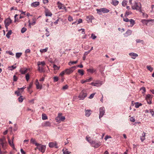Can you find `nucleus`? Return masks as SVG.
Wrapping results in <instances>:
<instances>
[{
    "label": "nucleus",
    "instance_id": "f257e3e1",
    "mask_svg": "<svg viewBox=\"0 0 154 154\" xmlns=\"http://www.w3.org/2000/svg\"><path fill=\"white\" fill-rule=\"evenodd\" d=\"M87 96V92L85 90H83L80 93L78 97L80 100H83Z\"/></svg>",
    "mask_w": 154,
    "mask_h": 154
},
{
    "label": "nucleus",
    "instance_id": "f03ea898",
    "mask_svg": "<svg viewBox=\"0 0 154 154\" xmlns=\"http://www.w3.org/2000/svg\"><path fill=\"white\" fill-rule=\"evenodd\" d=\"M76 68L75 66H72L69 69H67L65 70L66 74H69L72 72Z\"/></svg>",
    "mask_w": 154,
    "mask_h": 154
},
{
    "label": "nucleus",
    "instance_id": "7ed1b4c3",
    "mask_svg": "<svg viewBox=\"0 0 154 154\" xmlns=\"http://www.w3.org/2000/svg\"><path fill=\"white\" fill-rule=\"evenodd\" d=\"M97 13H98L103 12L104 13H107L109 12V10L105 8H101L100 9H97Z\"/></svg>",
    "mask_w": 154,
    "mask_h": 154
},
{
    "label": "nucleus",
    "instance_id": "20e7f679",
    "mask_svg": "<svg viewBox=\"0 0 154 154\" xmlns=\"http://www.w3.org/2000/svg\"><path fill=\"white\" fill-rule=\"evenodd\" d=\"M100 114L99 116V118L100 119L103 117L105 113V109L104 107H101L99 109Z\"/></svg>",
    "mask_w": 154,
    "mask_h": 154
},
{
    "label": "nucleus",
    "instance_id": "39448f33",
    "mask_svg": "<svg viewBox=\"0 0 154 154\" xmlns=\"http://www.w3.org/2000/svg\"><path fill=\"white\" fill-rule=\"evenodd\" d=\"M37 146V148L38 149L39 151H40L42 153L45 152V146L39 144V145Z\"/></svg>",
    "mask_w": 154,
    "mask_h": 154
},
{
    "label": "nucleus",
    "instance_id": "423d86ee",
    "mask_svg": "<svg viewBox=\"0 0 154 154\" xmlns=\"http://www.w3.org/2000/svg\"><path fill=\"white\" fill-rule=\"evenodd\" d=\"M65 119L64 116H61V117H57L55 118V120L57 122H60L61 121H64Z\"/></svg>",
    "mask_w": 154,
    "mask_h": 154
},
{
    "label": "nucleus",
    "instance_id": "0eeeda50",
    "mask_svg": "<svg viewBox=\"0 0 154 154\" xmlns=\"http://www.w3.org/2000/svg\"><path fill=\"white\" fill-rule=\"evenodd\" d=\"M93 142L94 143H92L91 145L92 146L94 147L95 148H98L101 145V143L100 142H96L95 141H93Z\"/></svg>",
    "mask_w": 154,
    "mask_h": 154
},
{
    "label": "nucleus",
    "instance_id": "6e6552de",
    "mask_svg": "<svg viewBox=\"0 0 154 154\" xmlns=\"http://www.w3.org/2000/svg\"><path fill=\"white\" fill-rule=\"evenodd\" d=\"M12 20H11V19L8 18L5 20L4 21V23L5 25H8L9 26L11 23H12Z\"/></svg>",
    "mask_w": 154,
    "mask_h": 154
},
{
    "label": "nucleus",
    "instance_id": "1a4fd4ad",
    "mask_svg": "<svg viewBox=\"0 0 154 154\" xmlns=\"http://www.w3.org/2000/svg\"><path fill=\"white\" fill-rule=\"evenodd\" d=\"M49 146L50 148H53L54 147L56 148H58L57 146V143L56 142H50L49 143Z\"/></svg>",
    "mask_w": 154,
    "mask_h": 154
},
{
    "label": "nucleus",
    "instance_id": "9d476101",
    "mask_svg": "<svg viewBox=\"0 0 154 154\" xmlns=\"http://www.w3.org/2000/svg\"><path fill=\"white\" fill-rule=\"evenodd\" d=\"M57 5H58V8L60 9H66V7L64 6V5L61 2H58L57 3Z\"/></svg>",
    "mask_w": 154,
    "mask_h": 154
},
{
    "label": "nucleus",
    "instance_id": "9b49d317",
    "mask_svg": "<svg viewBox=\"0 0 154 154\" xmlns=\"http://www.w3.org/2000/svg\"><path fill=\"white\" fill-rule=\"evenodd\" d=\"M141 5L140 2L137 3H135V9L136 10H138L140 12H141Z\"/></svg>",
    "mask_w": 154,
    "mask_h": 154
},
{
    "label": "nucleus",
    "instance_id": "f8f14e48",
    "mask_svg": "<svg viewBox=\"0 0 154 154\" xmlns=\"http://www.w3.org/2000/svg\"><path fill=\"white\" fill-rule=\"evenodd\" d=\"M45 16L47 17H51L52 15V14L51 13L48 9H47V8H45Z\"/></svg>",
    "mask_w": 154,
    "mask_h": 154
},
{
    "label": "nucleus",
    "instance_id": "ddd939ff",
    "mask_svg": "<svg viewBox=\"0 0 154 154\" xmlns=\"http://www.w3.org/2000/svg\"><path fill=\"white\" fill-rule=\"evenodd\" d=\"M40 5L39 2H35L32 3L31 4V6L34 8H36Z\"/></svg>",
    "mask_w": 154,
    "mask_h": 154
},
{
    "label": "nucleus",
    "instance_id": "4468645a",
    "mask_svg": "<svg viewBox=\"0 0 154 154\" xmlns=\"http://www.w3.org/2000/svg\"><path fill=\"white\" fill-rule=\"evenodd\" d=\"M85 116L87 117H89L91 113V111L90 109H85Z\"/></svg>",
    "mask_w": 154,
    "mask_h": 154
},
{
    "label": "nucleus",
    "instance_id": "2eb2a0df",
    "mask_svg": "<svg viewBox=\"0 0 154 154\" xmlns=\"http://www.w3.org/2000/svg\"><path fill=\"white\" fill-rule=\"evenodd\" d=\"M94 19V17L93 16H89L86 17V20L88 23L91 22L92 20Z\"/></svg>",
    "mask_w": 154,
    "mask_h": 154
},
{
    "label": "nucleus",
    "instance_id": "dca6fc26",
    "mask_svg": "<svg viewBox=\"0 0 154 154\" xmlns=\"http://www.w3.org/2000/svg\"><path fill=\"white\" fill-rule=\"evenodd\" d=\"M38 70L40 72H45V68L44 66H38Z\"/></svg>",
    "mask_w": 154,
    "mask_h": 154
},
{
    "label": "nucleus",
    "instance_id": "f3484780",
    "mask_svg": "<svg viewBox=\"0 0 154 154\" xmlns=\"http://www.w3.org/2000/svg\"><path fill=\"white\" fill-rule=\"evenodd\" d=\"M28 69L27 68H23L22 69H20V72L22 74H24L27 72Z\"/></svg>",
    "mask_w": 154,
    "mask_h": 154
},
{
    "label": "nucleus",
    "instance_id": "a211bd4d",
    "mask_svg": "<svg viewBox=\"0 0 154 154\" xmlns=\"http://www.w3.org/2000/svg\"><path fill=\"white\" fill-rule=\"evenodd\" d=\"M42 126L44 127H50L51 123L49 121H46L43 124Z\"/></svg>",
    "mask_w": 154,
    "mask_h": 154
},
{
    "label": "nucleus",
    "instance_id": "6ab92c4d",
    "mask_svg": "<svg viewBox=\"0 0 154 154\" xmlns=\"http://www.w3.org/2000/svg\"><path fill=\"white\" fill-rule=\"evenodd\" d=\"M8 140L9 144L14 149H15L14 146L13 141H11L9 137L8 138Z\"/></svg>",
    "mask_w": 154,
    "mask_h": 154
},
{
    "label": "nucleus",
    "instance_id": "aec40b11",
    "mask_svg": "<svg viewBox=\"0 0 154 154\" xmlns=\"http://www.w3.org/2000/svg\"><path fill=\"white\" fill-rule=\"evenodd\" d=\"M140 139L142 142H143L145 139V133L144 132H143L142 134V136L140 137Z\"/></svg>",
    "mask_w": 154,
    "mask_h": 154
},
{
    "label": "nucleus",
    "instance_id": "412c9836",
    "mask_svg": "<svg viewBox=\"0 0 154 154\" xmlns=\"http://www.w3.org/2000/svg\"><path fill=\"white\" fill-rule=\"evenodd\" d=\"M31 143H32L33 144H35L36 146H38L39 145V143H37L35 140L34 139L32 138L30 140Z\"/></svg>",
    "mask_w": 154,
    "mask_h": 154
},
{
    "label": "nucleus",
    "instance_id": "4be33fe9",
    "mask_svg": "<svg viewBox=\"0 0 154 154\" xmlns=\"http://www.w3.org/2000/svg\"><path fill=\"white\" fill-rule=\"evenodd\" d=\"M153 20H152V19H150V20H145V19H143L141 20V22L144 24H147V23L148 22L150 21H152Z\"/></svg>",
    "mask_w": 154,
    "mask_h": 154
},
{
    "label": "nucleus",
    "instance_id": "5701e85b",
    "mask_svg": "<svg viewBox=\"0 0 154 154\" xmlns=\"http://www.w3.org/2000/svg\"><path fill=\"white\" fill-rule=\"evenodd\" d=\"M129 22L130 23L129 26L132 27L134 24V21L132 19H130L129 20Z\"/></svg>",
    "mask_w": 154,
    "mask_h": 154
},
{
    "label": "nucleus",
    "instance_id": "b1692460",
    "mask_svg": "<svg viewBox=\"0 0 154 154\" xmlns=\"http://www.w3.org/2000/svg\"><path fill=\"white\" fill-rule=\"evenodd\" d=\"M92 79V78L91 77V78H89V79H87L86 80H82L81 81V83L82 84H83V83L86 82H89L91 81V80Z\"/></svg>",
    "mask_w": 154,
    "mask_h": 154
},
{
    "label": "nucleus",
    "instance_id": "393cba45",
    "mask_svg": "<svg viewBox=\"0 0 154 154\" xmlns=\"http://www.w3.org/2000/svg\"><path fill=\"white\" fill-rule=\"evenodd\" d=\"M37 64L38 66H40V65H41L42 66H44L45 64V63L44 61L38 62V63Z\"/></svg>",
    "mask_w": 154,
    "mask_h": 154
},
{
    "label": "nucleus",
    "instance_id": "a878e982",
    "mask_svg": "<svg viewBox=\"0 0 154 154\" xmlns=\"http://www.w3.org/2000/svg\"><path fill=\"white\" fill-rule=\"evenodd\" d=\"M112 4L115 6L119 4V2L118 1L116 0H112Z\"/></svg>",
    "mask_w": 154,
    "mask_h": 154
},
{
    "label": "nucleus",
    "instance_id": "bb28decb",
    "mask_svg": "<svg viewBox=\"0 0 154 154\" xmlns=\"http://www.w3.org/2000/svg\"><path fill=\"white\" fill-rule=\"evenodd\" d=\"M87 71L88 72H90L91 73H93L94 72L96 71V70L94 69L93 68L88 69Z\"/></svg>",
    "mask_w": 154,
    "mask_h": 154
},
{
    "label": "nucleus",
    "instance_id": "cd10ccee",
    "mask_svg": "<svg viewBox=\"0 0 154 154\" xmlns=\"http://www.w3.org/2000/svg\"><path fill=\"white\" fill-rule=\"evenodd\" d=\"M90 137H86V139L89 142L91 145H92V143H94V140H92L91 139H90Z\"/></svg>",
    "mask_w": 154,
    "mask_h": 154
},
{
    "label": "nucleus",
    "instance_id": "c85d7f7f",
    "mask_svg": "<svg viewBox=\"0 0 154 154\" xmlns=\"http://www.w3.org/2000/svg\"><path fill=\"white\" fill-rule=\"evenodd\" d=\"M32 83L31 82L30 83L29 86L27 87V90L28 91L30 92V94L32 93L31 91H30V89L32 88Z\"/></svg>",
    "mask_w": 154,
    "mask_h": 154
},
{
    "label": "nucleus",
    "instance_id": "c756f323",
    "mask_svg": "<svg viewBox=\"0 0 154 154\" xmlns=\"http://www.w3.org/2000/svg\"><path fill=\"white\" fill-rule=\"evenodd\" d=\"M12 33V31L11 30H10L7 33L6 36L8 38H10V35H11Z\"/></svg>",
    "mask_w": 154,
    "mask_h": 154
},
{
    "label": "nucleus",
    "instance_id": "7c9ffc66",
    "mask_svg": "<svg viewBox=\"0 0 154 154\" xmlns=\"http://www.w3.org/2000/svg\"><path fill=\"white\" fill-rule=\"evenodd\" d=\"M78 62V61L77 60L75 61H70L69 63L68 64L69 66H71L72 65L76 64Z\"/></svg>",
    "mask_w": 154,
    "mask_h": 154
},
{
    "label": "nucleus",
    "instance_id": "2f4dec72",
    "mask_svg": "<svg viewBox=\"0 0 154 154\" xmlns=\"http://www.w3.org/2000/svg\"><path fill=\"white\" fill-rule=\"evenodd\" d=\"M78 72L82 75H83L84 74V70L82 69H79L78 70Z\"/></svg>",
    "mask_w": 154,
    "mask_h": 154
},
{
    "label": "nucleus",
    "instance_id": "473e14b6",
    "mask_svg": "<svg viewBox=\"0 0 154 154\" xmlns=\"http://www.w3.org/2000/svg\"><path fill=\"white\" fill-rule=\"evenodd\" d=\"M42 118L43 120H45L48 119V117L45 114H42Z\"/></svg>",
    "mask_w": 154,
    "mask_h": 154
},
{
    "label": "nucleus",
    "instance_id": "72a5a7b5",
    "mask_svg": "<svg viewBox=\"0 0 154 154\" xmlns=\"http://www.w3.org/2000/svg\"><path fill=\"white\" fill-rule=\"evenodd\" d=\"M142 105V104L141 103H138V102L135 103V107L136 108H138L140 106H141Z\"/></svg>",
    "mask_w": 154,
    "mask_h": 154
},
{
    "label": "nucleus",
    "instance_id": "f704fd0d",
    "mask_svg": "<svg viewBox=\"0 0 154 154\" xmlns=\"http://www.w3.org/2000/svg\"><path fill=\"white\" fill-rule=\"evenodd\" d=\"M23 96H20L18 98V101L20 103H21L23 102Z\"/></svg>",
    "mask_w": 154,
    "mask_h": 154
},
{
    "label": "nucleus",
    "instance_id": "c9c22d12",
    "mask_svg": "<svg viewBox=\"0 0 154 154\" xmlns=\"http://www.w3.org/2000/svg\"><path fill=\"white\" fill-rule=\"evenodd\" d=\"M48 49V48H46L45 49H41L40 50V52L42 53L45 52Z\"/></svg>",
    "mask_w": 154,
    "mask_h": 154
},
{
    "label": "nucleus",
    "instance_id": "e433bc0d",
    "mask_svg": "<svg viewBox=\"0 0 154 154\" xmlns=\"http://www.w3.org/2000/svg\"><path fill=\"white\" fill-rule=\"evenodd\" d=\"M22 54V53H17L16 54V57L17 58H18L21 56Z\"/></svg>",
    "mask_w": 154,
    "mask_h": 154
},
{
    "label": "nucleus",
    "instance_id": "4c0bfd02",
    "mask_svg": "<svg viewBox=\"0 0 154 154\" xmlns=\"http://www.w3.org/2000/svg\"><path fill=\"white\" fill-rule=\"evenodd\" d=\"M146 68L147 69L150 71V72H152L153 69V68H152V67H151L150 65H147L146 66Z\"/></svg>",
    "mask_w": 154,
    "mask_h": 154
},
{
    "label": "nucleus",
    "instance_id": "58836bf2",
    "mask_svg": "<svg viewBox=\"0 0 154 154\" xmlns=\"http://www.w3.org/2000/svg\"><path fill=\"white\" fill-rule=\"evenodd\" d=\"M132 33V31L131 30H128L126 32L125 34L126 36L130 35Z\"/></svg>",
    "mask_w": 154,
    "mask_h": 154
},
{
    "label": "nucleus",
    "instance_id": "ea45409f",
    "mask_svg": "<svg viewBox=\"0 0 154 154\" xmlns=\"http://www.w3.org/2000/svg\"><path fill=\"white\" fill-rule=\"evenodd\" d=\"M63 154H69L71 153V152L68 151L67 149H66L64 151V149H63Z\"/></svg>",
    "mask_w": 154,
    "mask_h": 154
},
{
    "label": "nucleus",
    "instance_id": "a19ab883",
    "mask_svg": "<svg viewBox=\"0 0 154 154\" xmlns=\"http://www.w3.org/2000/svg\"><path fill=\"white\" fill-rule=\"evenodd\" d=\"M99 67H100V69H99L100 71V72H102L104 71V67L101 65H100Z\"/></svg>",
    "mask_w": 154,
    "mask_h": 154
},
{
    "label": "nucleus",
    "instance_id": "79ce46f5",
    "mask_svg": "<svg viewBox=\"0 0 154 154\" xmlns=\"http://www.w3.org/2000/svg\"><path fill=\"white\" fill-rule=\"evenodd\" d=\"M1 145H2V147L4 149H5L6 148V144L4 143V142L1 143Z\"/></svg>",
    "mask_w": 154,
    "mask_h": 154
},
{
    "label": "nucleus",
    "instance_id": "37998d69",
    "mask_svg": "<svg viewBox=\"0 0 154 154\" xmlns=\"http://www.w3.org/2000/svg\"><path fill=\"white\" fill-rule=\"evenodd\" d=\"M26 79L27 81H28L29 79V73H27L26 75Z\"/></svg>",
    "mask_w": 154,
    "mask_h": 154
},
{
    "label": "nucleus",
    "instance_id": "c03bdc74",
    "mask_svg": "<svg viewBox=\"0 0 154 154\" xmlns=\"http://www.w3.org/2000/svg\"><path fill=\"white\" fill-rule=\"evenodd\" d=\"M20 91L18 90L17 91H16L15 92V94H17V96H19L20 95Z\"/></svg>",
    "mask_w": 154,
    "mask_h": 154
},
{
    "label": "nucleus",
    "instance_id": "a18cd8bd",
    "mask_svg": "<svg viewBox=\"0 0 154 154\" xmlns=\"http://www.w3.org/2000/svg\"><path fill=\"white\" fill-rule=\"evenodd\" d=\"M53 68L55 70H58L60 69V67L57 66L56 65L54 64Z\"/></svg>",
    "mask_w": 154,
    "mask_h": 154
},
{
    "label": "nucleus",
    "instance_id": "49530a36",
    "mask_svg": "<svg viewBox=\"0 0 154 154\" xmlns=\"http://www.w3.org/2000/svg\"><path fill=\"white\" fill-rule=\"evenodd\" d=\"M152 99H146V100H147V103L149 104H151V100Z\"/></svg>",
    "mask_w": 154,
    "mask_h": 154
},
{
    "label": "nucleus",
    "instance_id": "de8ad7c7",
    "mask_svg": "<svg viewBox=\"0 0 154 154\" xmlns=\"http://www.w3.org/2000/svg\"><path fill=\"white\" fill-rule=\"evenodd\" d=\"M6 53L8 54L9 55H11L13 56V55H14V54L11 51H6Z\"/></svg>",
    "mask_w": 154,
    "mask_h": 154
},
{
    "label": "nucleus",
    "instance_id": "09e8293b",
    "mask_svg": "<svg viewBox=\"0 0 154 154\" xmlns=\"http://www.w3.org/2000/svg\"><path fill=\"white\" fill-rule=\"evenodd\" d=\"M129 55L131 56H132V58L135 59V53H131L129 54Z\"/></svg>",
    "mask_w": 154,
    "mask_h": 154
},
{
    "label": "nucleus",
    "instance_id": "8fccbe9b",
    "mask_svg": "<svg viewBox=\"0 0 154 154\" xmlns=\"http://www.w3.org/2000/svg\"><path fill=\"white\" fill-rule=\"evenodd\" d=\"M127 1L125 0H124L122 3V5L123 6L125 7L127 5Z\"/></svg>",
    "mask_w": 154,
    "mask_h": 154
},
{
    "label": "nucleus",
    "instance_id": "3c124183",
    "mask_svg": "<svg viewBox=\"0 0 154 154\" xmlns=\"http://www.w3.org/2000/svg\"><path fill=\"white\" fill-rule=\"evenodd\" d=\"M53 79H54V82H57L59 80L57 76H54L53 78Z\"/></svg>",
    "mask_w": 154,
    "mask_h": 154
},
{
    "label": "nucleus",
    "instance_id": "603ef678",
    "mask_svg": "<svg viewBox=\"0 0 154 154\" xmlns=\"http://www.w3.org/2000/svg\"><path fill=\"white\" fill-rule=\"evenodd\" d=\"M91 38L93 40L97 38V36L95 35L93 33L91 34Z\"/></svg>",
    "mask_w": 154,
    "mask_h": 154
},
{
    "label": "nucleus",
    "instance_id": "864d4df0",
    "mask_svg": "<svg viewBox=\"0 0 154 154\" xmlns=\"http://www.w3.org/2000/svg\"><path fill=\"white\" fill-rule=\"evenodd\" d=\"M39 82H38L37 83L36 85V88L37 89H41L42 88V86L40 85H39Z\"/></svg>",
    "mask_w": 154,
    "mask_h": 154
},
{
    "label": "nucleus",
    "instance_id": "5fc2aeb1",
    "mask_svg": "<svg viewBox=\"0 0 154 154\" xmlns=\"http://www.w3.org/2000/svg\"><path fill=\"white\" fill-rule=\"evenodd\" d=\"M26 30V28L23 27L21 29V32L23 33Z\"/></svg>",
    "mask_w": 154,
    "mask_h": 154
},
{
    "label": "nucleus",
    "instance_id": "6e6d98bb",
    "mask_svg": "<svg viewBox=\"0 0 154 154\" xmlns=\"http://www.w3.org/2000/svg\"><path fill=\"white\" fill-rule=\"evenodd\" d=\"M26 87H25L24 86L22 88H18V89L19 90H20V92H22L23 91V90L24 89L26 88Z\"/></svg>",
    "mask_w": 154,
    "mask_h": 154
},
{
    "label": "nucleus",
    "instance_id": "4d7b16f0",
    "mask_svg": "<svg viewBox=\"0 0 154 154\" xmlns=\"http://www.w3.org/2000/svg\"><path fill=\"white\" fill-rule=\"evenodd\" d=\"M68 20L70 22L72 21L73 20L72 17L71 16H69L68 17Z\"/></svg>",
    "mask_w": 154,
    "mask_h": 154
},
{
    "label": "nucleus",
    "instance_id": "13d9d810",
    "mask_svg": "<svg viewBox=\"0 0 154 154\" xmlns=\"http://www.w3.org/2000/svg\"><path fill=\"white\" fill-rule=\"evenodd\" d=\"M152 95H150V94H148L147 95L146 99H148V98H149L150 99H152Z\"/></svg>",
    "mask_w": 154,
    "mask_h": 154
},
{
    "label": "nucleus",
    "instance_id": "bf43d9fd",
    "mask_svg": "<svg viewBox=\"0 0 154 154\" xmlns=\"http://www.w3.org/2000/svg\"><path fill=\"white\" fill-rule=\"evenodd\" d=\"M18 79V78L15 75H14L13 76V80L14 82H16Z\"/></svg>",
    "mask_w": 154,
    "mask_h": 154
},
{
    "label": "nucleus",
    "instance_id": "052dcab7",
    "mask_svg": "<svg viewBox=\"0 0 154 154\" xmlns=\"http://www.w3.org/2000/svg\"><path fill=\"white\" fill-rule=\"evenodd\" d=\"M68 88V86L66 85H65V86H63V87H62V89H63V90H66V89H67Z\"/></svg>",
    "mask_w": 154,
    "mask_h": 154
},
{
    "label": "nucleus",
    "instance_id": "680f3d73",
    "mask_svg": "<svg viewBox=\"0 0 154 154\" xmlns=\"http://www.w3.org/2000/svg\"><path fill=\"white\" fill-rule=\"evenodd\" d=\"M95 94V93H93V94H91L90 95V96L89 97V98L90 99L94 97Z\"/></svg>",
    "mask_w": 154,
    "mask_h": 154
},
{
    "label": "nucleus",
    "instance_id": "e2e57ef3",
    "mask_svg": "<svg viewBox=\"0 0 154 154\" xmlns=\"http://www.w3.org/2000/svg\"><path fill=\"white\" fill-rule=\"evenodd\" d=\"M141 90L143 91L142 93H143H143H145V92L146 91V88H145V87H142V88L141 89Z\"/></svg>",
    "mask_w": 154,
    "mask_h": 154
},
{
    "label": "nucleus",
    "instance_id": "0e129e2a",
    "mask_svg": "<svg viewBox=\"0 0 154 154\" xmlns=\"http://www.w3.org/2000/svg\"><path fill=\"white\" fill-rule=\"evenodd\" d=\"M65 73H66V72L64 70L60 73V75L61 76H63Z\"/></svg>",
    "mask_w": 154,
    "mask_h": 154
},
{
    "label": "nucleus",
    "instance_id": "69168bd1",
    "mask_svg": "<svg viewBox=\"0 0 154 154\" xmlns=\"http://www.w3.org/2000/svg\"><path fill=\"white\" fill-rule=\"evenodd\" d=\"M82 19H79L78 21V23H77L76 24H79L81 23H82Z\"/></svg>",
    "mask_w": 154,
    "mask_h": 154
},
{
    "label": "nucleus",
    "instance_id": "338daca9",
    "mask_svg": "<svg viewBox=\"0 0 154 154\" xmlns=\"http://www.w3.org/2000/svg\"><path fill=\"white\" fill-rule=\"evenodd\" d=\"M98 84L97 83H94V82H91V85H93L94 86H97V85Z\"/></svg>",
    "mask_w": 154,
    "mask_h": 154
},
{
    "label": "nucleus",
    "instance_id": "774afa93",
    "mask_svg": "<svg viewBox=\"0 0 154 154\" xmlns=\"http://www.w3.org/2000/svg\"><path fill=\"white\" fill-rule=\"evenodd\" d=\"M129 20L128 19V18H123L124 21L125 22H129Z\"/></svg>",
    "mask_w": 154,
    "mask_h": 154
}]
</instances>
